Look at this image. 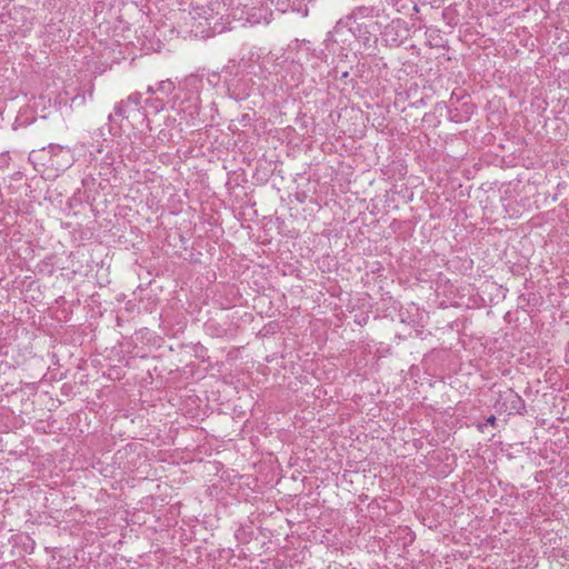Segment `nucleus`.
I'll use <instances>...</instances> for the list:
<instances>
[{
	"mask_svg": "<svg viewBox=\"0 0 569 569\" xmlns=\"http://www.w3.org/2000/svg\"><path fill=\"white\" fill-rule=\"evenodd\" d=\"M236 2L231 12L234 20L251 26L269 22L271 12L269 8L263 4L262 0H236Z\"/></svg>",
	"mask_w": 569,
	"mask_h": 569,
	"instance_id": "1",
	"label": "nucleus"
},
{
	"mask_svg": "<svg viewBox=\"0 0 569 569\" xmlns=\"http://www.w3.org/2000/svg\"><path fill=\"white\" fill-rule=\"evenodd\" d=\"M141 98L142 96L139 92H133L129 94L126 100H121L119 103L116 104L114 113L109 114V120L113 121L117 118H129L131 112L139 110Z\"/></svg>",
	"mask_w": 569,
	"mask_h": 569,
	"instance_id": "2",
	"label": "nucleus"
},
{
	"mask_svg": "<svg viewBox=\"0 0 569 569\" xmlns=\"http://www.w3.org/2000/svg\"><path fill=\"white\" fill-rule=\"evenodd\" d=\"M48 152L51 154L50 161L52 166L58 169L69 168L72 163L71 150L60 144L50 143L48 146Z\"/></svg>",
	"mask_w": 569,
	"mask_h": 569,
	"instance_id": "3",
	"label": "nucleus"
},
{
	"mask_svg": "<svg viewBox=\"0 0 569 569\" xmlns=\"http://www.w3.org/2000/svg\"><path fill=\"white\" fill-rule=\"evenodd\" d=\"M174 88V83L171 80H162L157 84V92L168 96L173 92Z\"/></svg>",
	"mask_w": 569,
	"mask_h": 569,
	"instance_id": "4",
	"label": "nucleus"
},
{
	"mask_svg": "<svg viewBox=\"0 0 569 569\" xmlns=\"http://www.w3.org/2000/svg\"><path fill=\"white\" fill-rule=\"evenodd\" d=\"M497 419L495 416H490L488 419H487V423L491 425V426H495Z\"/></svg>",
	"mask_w": 569,
	"mask_h": 569,
	"instance_id": "5",
	"label": "nucleus"
},
{
	"mask_svg": "<svg viewBox=\"0 0 569 569\" xmlns=\"http://www.w3.org/2000/svg\"><path fill=\"white\" fill-rule=\"evenodd\" d=\"M147 92L151 94V93L157 92V89H154L153 87L149 86V87L147 88Z\"/></svg>",
	"mask_w": 569,
	"mask_h": 569,
	"instance_id": "6",
	"label": "nucleus"
},
{
	"mask_svg": "<svg viewBox=\"0 0 569 569\" xmlns=\"http://www.w3.org/2000/svg\"><path fill=\"white\" fill-rule=\"evenodd\" d=\"M67 159V156H60L59 160L60 162H63Z\"/></svg>",
	"mask_w": 569,
	"mask_h": 569,
	"instance_id": "7",
	"label": "nucleus"
}]
</instances>
